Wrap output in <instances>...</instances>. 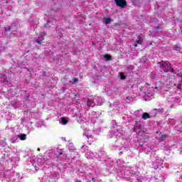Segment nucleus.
I'll use <instances>...</instances> for the list:
<instances>
[{"label":"nucleus","mask_w":182,"mask_h":182,"mask_svg":"<svg viewBox=\"0 0 182 182\" xmlns=\"http://www.w3.org/2000/svg\"><path fill=\"white\" fill-rule=\"evenodd\" d=\"M62 154H63V153H62V152H60V156H62Z\"/></svg>","instance_id":"obj_23"},{"label":"nucleus","mask_w":182,"mask_h":182,"mask_svg":"<svg viewBox=\"0 0 182 182\" xmlns=\"http://www.w3.org/2000/svg\"><path fill=\"white\" fill-rule=\"evenodd\" d=\"M159 28H160L159 26H157V27H156V29H159Z\"/></svg>","instance_id":"obj_24"},{"label":"nucleus","mask_w":182,"mask_h":182,"mask_svg":"<svg viewBox=\"0 0 182 182\" xmlns=\"http://www.w3.org/2000/svg\"><path fill=\"white\" fill-rule=\"evenodd\" d=\"M156 90H160L161 87H155Z\"/></svg>","instance_id":"obj_19"},{"label":"nucleus","mask_w":182,"mask_h":182,"mask_svg":"<svg viewBox=\"0 0 182 182\" xmlns=\"http://www.w3.org/2000/svg\"><path fill=\"white\" fill-rule=\"evenodd\" d=\"M44 40H45V38H43V36H40V37H38V38L36 39V42L38 45H42V41Z\"/></svg>","instance_id":"obj_5"},{"label":"nucleus","mask_w":182,"mask_h":182,"mask_svg":"<svg viewBox=\"0 0 182 182\" xmlns=\"http://www.w3.org/2000/svg\"><path fill=\"white\" fill-rule=\"evenodd\" d=\"M136 43H138L139 45H141V43H143L140 36H138V40L136 41Z\"/></svg>","instance_id":"obj_11"},{"label":"nucleus","mask_w":182,"mask_h":182,"mask_svg":"<svg viewBox=\"0 0 182 182\" xmlns=\"http://www.w3.org/2000/svg\"><path fill=\"white\" fill-rule=\"evenodd\" d=\"M166 137H167V135L164 134V135L161 136V139H166Z\"/></svg>","instance_id":"obj_18"},{"label":"nucleus","mask_w":182,"mask_h":182,"mask_svg":"<svg viewBox=\"0 0 182 182\" xmlns=\"http://www.w3.org/2000/svg\"><path fill=\"white\" fill-rule=\"evenodd\" d=\"M105 59H106V60H112V55H109V54H105L104 55Z\"/></svg>","instance_id":"obj_8"},{"label":"nucleus","mask_w":182,"mask_h":182,"mask_svg":"<svg viewBox=\"0 0 182 182\" xmlns=\"http://www.w3.org/2000/svg\"><path fill=\"white\" fill-rule=\"evenodd\" d=\"M158 65H159L160 72L162 73H167V72L174 73L173 65L168 61H161L158 63Z\"/></svg>","instance_id":"obj_1"},{"label":"nucleus","mask_w":182,"mask_h":182,"mask_svg":"<svg viewBox=\"0 0 182 182\" xmlns=\"http://www.w3.org/2000/svg\"><path fill=\"white\" fill-rule=\"evenodd\" d=\"M120 78H121L122 80H124V79H126V75H125L123 73H121V74H120Z\"/></svg>","instance_id":"obj_14"},{"label":"nucleus","mask_w":182,"mask_h":182,"mask_svg":"<svg viewBox=\"0 0 182 182\" xmlns=\"http://www.w3.org/2000/svg\"><path fill=\"white\" fill-rule=\"evenodd\" d=\"M20 140H26V134H20Z\"/></svg>","instance_id":"obj_13"},{"label":"nucleus","mask_w":182,"mask_h":182,"mask_svg":"<svg viewBox=\"0 0 182 182\" xmlns=\"http://www.w3.org/2000/svg\"><path fill=\"white\" fill-rule=\"evenodd\" d=\"M38 151H41V149L38 148Z\"/></svg>","instance_id":"obj_25"},{"label":"nucleus","mask_w":182,"mask_h":182,"mask_svg":"<svg viewBox=\"0 0 182 182\" xmlns=\"http://www.w3.org/2000/svg\"><path fill=\"white\" fill-rule=\"evenodd\" d=\"M151 117H150V114L148 112H144L142 114V119L144 120H147V119H150Z\"/></svg>","instance_id":"obj_6"},{"label":"nucleus","mask_w":182,"mask_h":182,"mask_svg":"<svg viewBox=\"0 0 182 182\" xmlns=\"http://www.w3.org/2000/svg\"><path fill=\"white\" fill-rule=\"evenodd\" d=\"M87 105L88 107H93V106H95V101H93L92 99H89L87 100Z\"/></svg>","instance_id":"obj_4"},{"label":"nucleus","mask_w":182,"mask_h":182,"mask_svg":"<svg viewBox=\"0 0 182 182\" xmlns=\"http://www.w3.org/2000/svg\"><path fill=\"white\" fill-rule=\"evenodd\" d=\"M61 123L63 124H68V119L65 117H61Z\"/></svg>","instance_id":"obj_10"},{"label":"nucleus","mask_w":182,"mask_h":182,"mask_svg":"<svg viewBox=\"0 0 182 182\" xmlns=\"http://www.w3.org/2000/svg\"><path fill=\"white\" fill-rule=\"evenodd\" d=\"M4 31L5 32H9V31H11V27L5 28Z\"/></svg>","instance_id":"obj_16"},{"label":"nucleus","mask_w":182,"mask_h":182,"mask_svg":"<svg viewBox=\"0 0 182 182\" xmlns=\"http://www.w3.org/2000/svg\"><path fill=\"white\" fill-rule=\"evenodd\" d=\"M136 124H137V122H136Z\"/></svg>","instance_id":"obj_28"},{"label":"nucleus","mask_w":182,"mask_h":182,"mask_svg":"<svg viewBox=\"0 0 182 182\" xmlns=\"http://www.w3.org/2000/svg\"><path fill=\"white\" fill-rule=\"evenodd\" d=\"M77 82H79V79L78 78H73V82L74 83H77Z\"/></svg>","instance_id":"obj_15"},{"label":"nucleus","mask_w":182,"mask_h":182,"mask_svg":"<svg viewBox=\"0 0 182 182\" xmlns=\"http://www.w3.org/2000/svg\"><path fill=\"white\" fill-rule=\"evenodd\" d=\"M133 131H134V132H136V127H134V128H133Z\"/></svg>","instance_id":"obj_21"},{"label":"nucleus","mask_w":182,"mask_h":182,"mask_svg":"<svg viewBox=\"0 0 182 182\" xmlns=\"http://www.w3.org/2000/svg\"><path fill=\"white\" fill-rule=\"evenodd\" d=\"M127 99L129 100V97H127Z\"/></svg>","instance_id":"obj_27"},{"label":"nucleus","mask_w":182,"mask_h":182,"mask_svg":"<svg viewBox=\"0 0 182 182\" xmlns=\"http://www.w3.org/2000/svg\"><path fill=\"white\" fill-rule=\"evenodd\" d=\"M104 21L105 22V25H109L110 22H112V18H104Z\"/></svg>","instance_id":"obj_7"},{"label":"nucleus","mask_w":182,"mask_h":182,"mask_svg":"<svg viewBox=\"0 0 182 182\" xmlns=\"http://www.w3.org/2000/svg\"><path fill=\"white\" fill-rule=\"evenodd\" d=\"M163 109L159 108V109H154V111L155 112L156 114H157V113H163Z\"/></svg>","instance_id":"obj_9"},{"label":"nucleus","mask_w":182,"mask_h":182,"mask_svg":"<svg viewBox=\"0 0 182 182\" xmlns=\"http://www.w3.org/2000/svg\"><path fill=\"white\" fill-rule=\"evenodd\" d=\"M166 79L167 80H174V79H176V76L174 75V74H173V73H168L166 75Z\"/></svg>","instance_id":"obj_3"},{"label":"nucleus","mask_w":182,"mask_h":182,"mask_svg":"<svg viewBox=\"0 0 182 182\" xmlns=\"http://www.w3.org/2000/svg\"><path fill=\"white\" fill-rule=\"evenodd\" d=\"M147 86H150V84L149 82H146Z\"/></svg>","instance_id":"obj_22"},{"label":"nucleus","mask_w":182,"mask_h":182,"mask_svg":"<svg viewBox=\"0 0 182 182\" xmlns=\"http://www.w3.org/2000/svg\"><path fill=\"white\" fill-rule=\"evenodd\" d=\"M159 83H161V81H159Z\"/></svg>","instance_id":"obj_26"},{"label":"nucleus","mask_w":182,"mask_h":182,"mask_svg":"<svg viewBox=\"0 0 182 182\" xmlns=\"http://www.w3.org/2000/svg\"><path fill=\"white\" fill-rule=\"evenodd\" d=\"M134 48H137V44H134Z\"/></svg>","instance_id":"obj_20"},{"label":"nucleus","mask_w":182,"mask_h":182,"mask_svg":"<svg viewBox=\"0 0 182 182\" xmlns=\"http://www.w3.org/2000/svg\"><path fill=\"white\" fill-rule=\"evenodd\" d=\"M1 82L4 85H7L8 84V80H6V75H3V80Z\"/></svg>","instance_id":"obj_12"},{"label":"nucleus","mask_w":182,"mask_h":182,"mask_svg":"<svg viewBox=\"0 0 182 182\" xmlns=\"http://www.w3.org/2000/svg\"><path fill=\"white\" fill-rule=\"evenodd\" d=\"M135 129H136V130H140L141 127H140L139 125H136V126L135 127Z\"/></svg>","instance_id":"obj_17"},{"label":"nucleus","mask_w":182,"mask_h":182,"mask_svg":"<svg viewBox=\"0 0 182 182\" xmlns=\"http://www.w3.org/2000/svg\"><path fill=\"white\" fill-rule=\"evenodd\" d=\"M117 6L119 8H126L127 6V1L126 0H114Z\"/></svg>","instance_id":"obj_2"}]
</instances>
